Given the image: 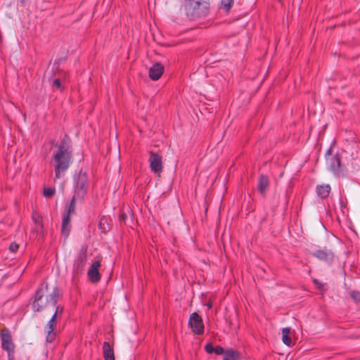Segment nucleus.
Listing matches in <instances>:
<instances>
[{
  "instance_id": "obj_1",
  "label": "nucleus",
  "mask_w": 360,
  "mask_h": 360,
  "mask_svg": "<svg viewBox=\"0 0 360 360\" xmlns=\"http://www.w3.org/2000/svg\"><path fill=\"white\" fill-rule=\"evenodd\" d=\"M53 154L54 162V172L56 179H60L69 168L72 162V149L70 139L65 136Z\"/></svg>"
},
{
  "instance_id": "obj_2",
  "label": "nucleus",
  "mask_w": 360,
  "mask_h": 360,
  "mask_svg": "<svg viewBox=\"0 0 360 360\" xmlns=\"http://www.w3.org/2000/svg\"><path fill=\"white\" fill-rule=\"evenodd\" d=\"M58 287L49 289L48 284L42 283L37 288L32 302L34 311H41L49 307H55L59 299Z\"/></svg>"
},
{
  "instance_id": "obj_3",
  "label": "nucleus",
  "mask_w": 360,
  "mask_h": 360,
  "mask_svg": "<svg viewBox=\"0 0 360 360\" xmlns=\"http://www.w3.org/2000/svg\"><path fill=\"white\" fill-rule=\"evenodd\" d=\"M185 11L191 20L205 18L210 12L209 0H186Z\"/></svg>"
},
{
  "instance_id": "obj_4",
  "label": "nucleus",
  "mask_w": 360,
  "mask_h": 360,
  "mask_svg": "<svg viewBox=\"0 0 360 360\" xmlns=\"http://www.w3.org/2000/svg\"><path fill=\"white\" fill-rule=\"evenodd\" d=\"M73 186L75 189L74 196L84 200L87 194L89 188L88 178L86 172L79 171L73 179Z\"/></svg>"
},
{
  "instance_id": "obj_5",
  "label": "nucleus",
  "mask_w": 360,
  "mask_h": 360,
  "mask_svg": "<svg viewBox=\"0 0 360 360\" xmlns=\"http://www.w3.org/2000/svg\"><path fill=\"white\" fill-rule=\"evenodd\" d=\"M1 347L7 352L8 360L14 359L15 345L13 340L10 330L4 328L0 331Z\"/></svg>"
},
{
  "instance_id": "obj_6",
  "label": "nucleus",
  "mask_w": 360,
  "mask_h": 360,
  "mask_svg": "<svg viewBox=\"0 0 360 360\" xmlns=\"http://www.w3.org/2000/svg\"><path fill=\"white\" fill-rule=\"evenodd\" d=\"M311 255L319 260L324 262L329 266L333 264L335 259L334 252L326 247L322 249L317 250L312 252Z\"/></svg>"
},
{
  "instance_id": "obj_7",
  "label": "nucleus",
  "mask_w": 360,
  "mask_h": 360,
  "mask_svg": "<svg viewBox=\"0 0 360 360\" xmlns=\"http://www.w3.org/2000/svg\"><path fill=\"white\" fill-rule=\"evenodd\" d=\"M188 324L193 333L202 335L204 333V324L201 316L196 312L191 314Z\"/></svg>"
},
{
  "instance_id": "obj_8",
  "label": "nucleus",
  "mask_w": 360,
  "mask_h": 360,
  "mask_svg": "<svg viewBox=\"0 0 360 360\" xmlns=\"http://www.w3.org/2000/svg\"><path fill=\"white\" fill-rule=\"evenodd\" d=\"M329 169L334 174L335 176H345V171L341 167V160L338 155H335L330 158L328 160Z\"/></svg>"
},
{
  "instance_id": "obj_9",
  "label": "nucleus",
  "mask_w": 360,
  "mask_h": 360,
  "mask_svg": "<svg viewBox=\"0 0 360 360\" xmlns=\"http://www.w3.org/2000/svg\"><path fill=\"white\" fill-rule=\"evenodd\" d=\"M56 324V314H53L50 320L48 321L47 324L44 327V331L46 333V340L47 342H52L54 340L56 336V333L55 332Z\"/></svg>"
},
{
  "instance_id": "obj_10",
  "label": "nucleus",
  "mask_w": 360,
  "mask_h": 360,
  "mask_svg": "<svg viewBox=\"0 0 360 360\" xmlns=\"http://www.w3.org/2000/svg\"><path fill=\"white\" fill-rule=\"evenodd\" d=\"M148 161L150 162V168L152 172L155 174H159L162 171L163 166L162 156L158 153L150 152Z\"/></svg>"
},
{
  "instance_id": "obj_11",
  "label": "nucleus",
  "mask_w": 360,
  "mask_h": 360,
  "mask_svg": "<svg viewBox=\"0 0 360 360\" xmlns=\"http://www.w3.org/2000/svg\"><path fill=\"white\" fill-rule=\"evenodd\" d=\"M87 261V253L86 250L82 249L78 253V255L77 257V259L75 261L74 263V273L75 274H81L86 264Z\"/></svg>"
},
{
  "instance_id": "obj_12",
  "label": "nucleus",
  "mask_w": 360,
  "mask_h": 360,
  "mask_svg": "<svg viewBox=\"0 0 360 360\" xmlns=\"http://www.w3.org/2000/svg\"><path fill=\"white\" fill-rule=\"evenodd\" d=\"M101 266V262L99 261H95L90 266L87 275L92 283H97L101 280V275L98 271V268Z\"/></svg>"
},
{
  "instance_id": "obj_13",
  "label": "nucleus",
  "mask_w": 360,
  "mask_h": 360,
  "mask_svg": "<svg viewBox=\"0 0 360 360\" xmlns=\"http://www.w3.org/2000/svg\"><path fill=\"white\" fill-rule=\"evenodd\" d=\"M164 66L160 63H154L149 69V77L156 81L160 78L164 72Z\"/></svg>"
},
{
  "instance_id": "obj_14",
  "label": "nucleus",
  "mask_w": 360,
  "mask_h": 360,
  "mask_svg": "<svg viewBox=\"0 0 360 360\" xmlns=\"http://www.w3.org/2000/svg\"><path fill=\"white\" fill-rule=\"evenodd\" d=\"M70 215L66 213L63 214L61 225L62 234L68 236L70 231Z\"/></svg>"
},
{
  "instance_id": "obj_15",
  "label": "nucleus",
  "mask_w": 360,
  "mask_h": 360,
  "mask_svg": "<svg viewBox=\"0 0 360 360\" xmlns=\"http://www.w3.org/2000/svg\"><path fill=\"white\" fill-rule=\"evenodd\" d=\"M103 352L105 360H115L113 348L108 342H103Z\"/></svg>"
},
{
  "instance_id": "obj_16",
  "label": "nucleus",
  "mask_w": 360,
  "mask_h": 360,
  "mask_svg": "<svg viewBox=\"0 0 360 360\" xmlns=\"http://www.w3.org/2000/svg\"><path fill=\"white\" fill-rule=\"evenodd\" d=\"M317 195L321 198H326L328 196L330 191V186L328 184L318 185L316 189Z\"/></svg>"
},
{
  "instance_id": "obj_17",
  "label": "nucleus",
  "mask_w": 360,
  "mask_h": 360,
  "mask_svg": "<svg viewBox=\"0 0 360 360\" xmlns=\"http://www.w3.org/2000/svg\"><path fill=\"white\" fill-rule=\"evenodd\" d=\"M269 187V179L266 175L261 174L259 179L257 186L258 191L264 194Z\"/></svg>"
},
{
  "instance_id": "obj_18",
  "label": "nucleus",
  "mask_w": 360,
  "mask_h": 360,
  "mask_svg": "<svg viewBox=\"0 0 360 360\" xmlns=\"http://www.w3.org/2000/svg\"><path fill=\"white\" fill-rule=\"evenodd\" d=\"M32 218L36 226L34 231L37 233H41L43 229V224L41 216H39L37 212H34L32 214Z\"/></svg>"
},
{
  "instance_id": "obj_19",
  "label": "nucleus",
  "mask_w": 360,
  "mask_h": 360,
  "mask_svg": "<svg viewBox=\"0 0 360 360\" xmlns=\"http://www.w3.org/2000/svg\"><path fill=\"white\" fill-rule=\"evenodd\" d=\"M290 328H284L282 330V340L283 342L287 345L290 346L291 345V338L290 337Z\"/></svg>"
},
{
  "instance_id": "obj_20",
  "label": "nucleus",
  "mask_w": 360,
  "mask_h": 360,
  "mask_svg": "<svg viewBox=\"0 0 360 360\" xmlns=\"http://www.w3.org/2000/svg\"><path fill=\"white\" fill-rule=\"evenodd\" d=\"M224 360H239V354L233 349L226 350L224 352Z\"/></svg>"
},
{
  "instance_id": "obj_21",
  "label": "nucleus",
  "mask_w": 360,
  "mask_h": 360,
  "mask_svg": "<svg viewBox=\"0 0 360 360\" xmlns=\"http://www.w3.org/2000/svg\"><path fill=\"white\" fill-rule=\"evenodd\" d=\"M77 200H80V198H77V197L73 195L70 203L66 206L65 213L70 215L75 212V201Z\"/></svg>"
},
{
  "instance_id": "obj_22",
  "label": "nucleus",
  "mask_w": 360,
  "mask_h": 360,
  "mask_svg": "<svg viewBox=\"0 0 360 360\" xmlns=\"http://www.w3.org/2000/svg\"><path fill=\"white\" fill-rule=\"evenodd\" d=\"M56 193L55 188L48 187L44 188V195L46 198H51Z\"/></svg>"
},
{
  "instance_id": "obj_23",
  "label": "nucleus",
  "mask_w": 360,
  "mask_h": 360,
  "mask_svg": "<svg viewBox=\"0 0 360 360\" xmlns=\"http://www.w3.org/2000/svg\"><path fill=\"white\" fill-rule=\"evenodd\" d=\"M351 297L356 303L360 304V292L359 291H352L351 292Z\"/></svg>"
},
{
  "instance_id": "obj_24",
  "label": "nucleus",
  "mask_w": 360,
  "mask_h": 360,
  "mask_svg": "<svg viewBox=\"0 0 360 360\" xmlns=\"http://www.w3.org/2000/svg\"><path fill=\"white\" fill-rule=\"evenodd\" d=\"M233 3V0H221V4L229 11Z\"/></svg>"
},
{
  "instance_id": "obj_25",
  "label": "nucleus",
  "mask_w": 360,
  "mask_h": 360,
  "mask_svg": "<svg viewBox=\"0 0 360 360\" xmlns=\"http://www.w3.org/2000/svg\"><path fill=\"white\" fill-rule=\"evenodd\" d=\"M52 87L54 89H61V82L59 79H55L53 81Z\"/></svg>"
},
{
  "instance_id": "obj_26",
  "label": "nucleus",
  "mask_w": 360,
  "mask_h": 360,
  "mask_svg": "<svg viewBox=\"0 0 360 360\" xmlns=\"http://www.w3.org/2000/svg\"><path fill=\"white\" fill-rule=\"evenodd\" d=\"M224 349L221 346L217 345L214 347V353L217 355L224 354Z\"/></svg>"
},
{
  "instance_id": "obj_27",
  "label": "nucleus",
  "mask_w": 360,
  "mask_h": 360,
  "mask_svg": "<svg viewBox=\"0 0 360 360\" xmlns=\"http://www.w3.org/2000/svg\"><path fill=\"white\" fill-rule=\"evenodd\" d=\"M205 350L206 351L207 353L212 354L214 352V347H213V345L211 343H207L205 346Z\"/></svg>"
},
{
  "instance_id": "obj_28",
  "label": "nucleus",
  "mask_w": 360,
  "mask_h": 360,
  "mask_svg": "<svg viewBox=\"0 0 360 360\" xmlns=\"http://www.w3.org/2000/svg\"><path fill=\"white\" fill-rule=\"evenodd\" d=\"M55 307H56V310H55L54 314H56V318H58V316H60V314H62V313L63 312V307L56 306V305Z\"/></svg>"
},
{
  "instance_id": "obj_29",
  "label": "nucleus",
  "mask_w": 360,
  "mask_h": 360,
  "mask_svg": "<svg viewBox=\"0 0 360 360\" xmlns=\"http://www.w3.org/2000/svg\"><path fill=\"white\" fill-rule=\"evenodd\" d=\"M18 249V245L15 243H11V245H9V250L12 252H15Z\"/></svg>"
},
{
  "instance_id": "obj_30",
  "label": "nucleus",
  "mask_w": 360,
  "mask_h": 360,
  "mask_svg": "<svg viewBox=\"0 0 360 360\" xmlns=\"http://www.w3.org/2000/svg\"><path fill=\"white\" fill-rule=\"evenodd\" d=\"M313 282L319 290L322 289L323 285L321 283H320L317 279H314Z\"/></svg>"
},
{
  "instance_id": "obj_31",
  "label": "nucleus",
  "mask_w": 360,
  "mask_h": 360,
  "mask_svg": "<svg viewBox=\"0 0 360 360\" xmlns=\"http://www.w3.org/2000/svg\"><path fill=\"white\" fill-rule=\"evenodd\" d=\"M107 220L105 217H103L100 220V226L101 227L104 222H106Z\"/></svg>"
},
{
  "instance_id": "obj_32",
  "label": "nucleus",
  "mask_w": 360,
  "mask_h": 360,
  "mask_svg": "<svg viewBox=\"0 0 360 360\" xmlns=\"http://www.w3.org/2000/svg\"><path fill=\"white\" fill-rule=\"evenodd\" d=\"M121 217L124 220L127 217V216L125 214H122Z\"/></svg>"
},
{
  "instance_id": "obj_33",
  "label": "nucleus",
  "mask_w": 360,
  "mask_h": 360,
  "mask_svg": "<svg viewBox=\"0 0 360 360\" xmlns=\"http://www.w3.org/2000/svg\"><path fill=\"white\" fill-rule=\"evenodd\" d=\"M207 307H208L209 309H210V308H211V307H212V304H207Z\"/></svg>"
},
{
  "instance_id": "obj_34",
  "label": "nucleus",
  "mask_w": 360,
  "mask_h": 360,
  "mask_svg": "<svg viewBox=\"0 0 360 360\" xmlns=\"http://www.w3.org/2000/svg\"><path fill=\"white\" fill-rule=\"evenodd\" d=\"M27 0H20L21 3H25Z\"/></svg>"
}]
</instances>
